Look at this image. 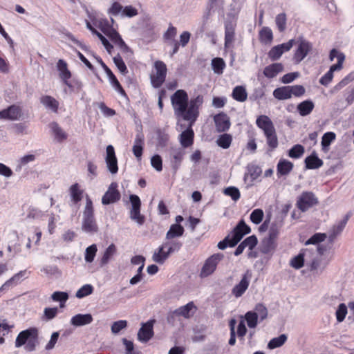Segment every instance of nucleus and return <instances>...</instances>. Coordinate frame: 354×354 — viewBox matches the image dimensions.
Listing matches in <instances>:
<instances>
[{"instance_id": "obj_1", "label": "nucleus", "mask_w": 354, "mask_h": 354, "mask_svg": "<svg viewBox=\"0 0 354 354\" xmlns=\"http://www.w3.org/2000/svg\"><path fill=\"white\" fill-rule=\"evenodd\" d=\"M251 232L250 227L247 225L243 219H241L231 232V235H227L223 240L218 243L217 247L220 250L236 246L244 236Z\"/></svg>"}, {"instance_id": "obj_2", "label": "nucleus", "mask_w": 354, "mask_h": 354, "mask_svg": "<svg viewBox=\"0 0 354 354\" xmlns=\"http://www.w3.org/2000/svg\"><path fill=\"white\" fill-rule=\"evenodd\" d=\"M82 230L92 234L98 232V225L94 215L93 202L88 195L86 196V205L83 212Z\"/></svg>"}, {"instance_id": "obj_3", "label": "nucleus", "mask_w": 354, "mask_h": 354, "mask_svg": "<svg viewBox=\"0 0 354 354\" xmlns=\"http://www.w3.org/2000/svg\"><path fill=\"white\" fill-rule=\"evenodd\" d=\"M37 338V328L35 327L28 328L18 334L15 340V346L19 348L26 344L25 349L26 351H33L35 350Z\"/></svg>"}, {"instance_id": "obj_4", "label": "nucleus", "mask_w": 354, "mask_h": 354, "mask_svg": "<svg viewBox=\"0 0 354 354\" xmlns=\"http://www.w3.org/2000/svg\"><path fill=\"white\" fill-rule=\"evenodd\" d=\"M203 103V97L201 95H197L195 98H192L188 101L187 108H185V111L181 117L186 121L194 123L199 115V107Z\"/></svg>"}, {"instance_id": "obj_5", "label": "nucleus", "mask_w": 354, "mask_h": 354, "mask_svg": "<svg viewBox=\"0 0 354 354\" xmlns=\"http://www.w3.org/2000/svg\"><path fill=\"white\" fill-rule=\"evenodd\" d=\"M188 98L187 92L183 89L177 90L171 95V102L176 115L181 117L185 108H187Z\"/></svg>"}, {"instance_id": "obj_6", "label": "nucleus", "mask_w": 354, "mask_h": 354, "mask_svg": "<svg viewBox=\"0 0 354 354\" xmlns=\"http://www.w3.org/2000/svg\"><path fill=\"white\" fill-rule=\"evenodd\" d=\"M129 201L131 207L129 211L130 218L135 221L138 225H142L145 222V216L140 213L141 201L138 196L131 194Z\"/></svg>"}, {"instance_id": "obj_7", "label": "nucleus", "mask_w": 354, "mask_h": 354, "mask_svg": "<svg viewBox=\"0 0 354 354\" xmlns=\"http://www.w3.org/2000/svg\"><path fill=\"white\" fill-rule=\"evenodd\" d=\"M224 259V254L223 253H215L208 257L200 272V277L201 278H205L212 274L216 269L218 263Z\"/></svg>"}, {"instance_id": "obj_8", "label": "nucleus", "mask_w": 354, "mask_h": 354, "mask_svg": "<svg viewBox=\"0 0 354 354\" xmlns=\"http://www.w3.org/2000/svg\"><path fill=\"white\" fill-rule=\"evenodd\" d=\"M319 204V200L312 192H303L297 198V207L302 212L308 211L310 208Z\"/></svg>"}, {"instance_id": "obj_9", "label": "nucleus", "mask_w": 354, "mask_h": 354, "mask_svg": "<svg viewBox=\"0 0 354 354\" xmlns=\"http://www.w3.org/2000/svg\"><path fill=\"white\" fill-rule=\"evenodd\" d=\"M154 67L156 74L151 76V82L154 88H159L165 81L167 71V66L162 61L158 60L155 62Z\"/></svg>"}, {"instance_id": "obj_10", "label": "nucleus", "mask_w": 354, "mask_h": 354, "mask_svg": "<svg viewBox=\"0 0 354 354\" xmlns=\"http://www.w3.org/2000/svg\"><path fill=\"white\" fill-rule=\"evenodd\" d=\"M313 48V44L304 39L302 37L298 38V46L294 53L293 60L295 63H300L309 53Z\"/></svg>"}, {"instance_id": "obj_11", "label": "nucleus", "mask_w": 354, "mask_h": 354, "mask_svg": "<svg viewBox=\"0 0 354 354\" xmlns=\"http://www.w3.org/2000/svg\"><path fill=\"white\" fill-rule=\"evenodd\" d=\"M95 58L97 61V62L101 65L104 72L106 73L107 77L109 79L111 84L113 87L122 95L125 97H127V95L124 91V89L121 86L120 83L118 80L116 76L113 74L112 71L106 65V64L103 62V60L98 56H95Z\"/></svg>"}, {"instance_id": "obj_12", "label": "nucleus", "mask_w": 354, "mask_h": 354, "mask_svg": "<svg viewBox=\"0 0 354 354\" xmlns=\"http://www.w3.org/2000/svg\"><path fill=\"white\" fill-rule=\"evenodd\" d=\"M120 197L121 194L118 190V184L116 183H112L103 195L102 203L104 205L114 203L118 201Z\"/></svg>"}, {"instance_id": "obj_13", "label": "nucleus", "mask_w": 354, "mask_h": 354, "mask_svg": "<svg viewBox=\"0 0 354 354\" xmlns=\"http://www.w3.org/2000/svg\"><path fill=\"white\" fill-rule=\"evenodd\" d=\"M154 319H150L146 323L142 324L141 328L138 333V339L141 342H147L153 336V324Z\"/></svg>"}, {"instance_id": "obj_14", "label": "nucleus", "mask_w": 354, "mask_h": 354, "mask_svg": "<svg viewBox=\"0 0 354 354\" xmlns=\"http://www.w3.org/2000/svg\"><path fill=\"white\" fill-rule=\"evenodd\" d=\"M105 162L108 170L115 174L118 171V160L115 156L114 147L109 145L106 147Z\"/></svg>"}, {"instance_id": "obj_15", "label": "nucleus", "mask_w": 354, "mask_h": 354, "mask_svg": "<svg viewBox=\"0 0 354 354\" xmlns=\"http://www.w3.org/2000/svg\"><path fill=\"white\" fill-rule=\"evenodd\" d=\"M169 152L171 156V165L174 172L176 173L180 167L185 151L180 147H171Z\"/></svg>"}, {"instance_id": "obj_16", "label": "nucleus", "mask_w": 354, "mask_h": 354, "mask_svg": "<svg viewBox=\"0 0 354 354\" xmlns=\"http://www.w3.org/2000/svg\"><path fill=\"white\" fill-rule=\"evenodd\" d=\"M214 121L216 131L219 133L227 131L231 125L229 116L223 112L215 115Z\"/></svg>"}, {"instance_id": "obj_17", "label": "nucleus", "mask_w": 354, "mask_h": 354, "mask_svg": "<svg viewBox=\"0 0 354 354\" xmlns=\"http://www.w3.org/2000/svg\"><path fill=\"white\" fill-rule=\"evenodd\" d=\"M193 124L194 123L189 122V124L187 129L183 131L179 135V142L183 148L189 147L194 143V132L192 129Z\"/></svg>"}, {"instance_id": "obj_18", "label": "nucleus", "mask_w": 354, "mask_h": 354, "mask_svg": "<svg viewBox=\"0 0 354 354\" xmlns=\"http://www.w3.org/2000/svg\"><path fill=\"white\" fill-rule=\"evenodd\" d=\"M251 276L249 270L243 275L240 282L232 290V294L236 298L241 297L248 289L250 284L249 277Z\"/></svg>"}, {"instance_id": "obj_19", "label": "nucleus", "mask_w": 354, "mask_h": 354, "mask_svg": "<svg viewBox=\"0 0 354 354\" xmlns=\"http://www.w3.org/2000/svg\"><path fill=\"white\" fill-rule=\"evenodd\" d=\"M57 68L59 72V77L64 84L69 88L73 87V85L69 81V79L71 77V73L68 69L67 63L64 59H59L57 63Z\"/></svg>"}, {"instance_id": "obj_20", "label": "nucleus", "mask_w": 354, "mask_h": 354, "mask_svg": "<svg viewBox=\"0 0 354 354\" xmlns=\"http://www.w3.org/2000/svg\"><path fill=\"white\" fill-rule=\"evenodd\" d=\"M26 270H21L7 280L1 287L0 290H8L10 288L20 283L26 277Z\"/></svg>"}, {"instance_id": "obj_21", "label": "nucleus", "mask_w": 354, "mask_h": 354, "mask_svg": "<svg viewBox=\"0 0 354 354\" xmlns=\"http://www.w3.org/2000/svg\"><path fill=\"white\" fill-rule=\"evenodd\" d=\"M21 115V109L16 105H11L0 111V118L10 120H18Z\"/></svg>"}, {"instance_id": "obj_22", "label": "nucleus", "mask_w": 354, "mask_h": 354, "mask_svg": "<svg viewBox=\"0 0 354 354\" xmlns=\"http://www.w3.org/2000/svg\"><path fill=\"white\" fill-rule=\"evenodd\" d=\"M144 143V135L142 133H137L134 140V144L132 148V151L133 155L138 160H140L142 156Z\"/></svg>"}, {"instance_id": "obj_23", "label": "nucleus", "mask_w": 354, "mask_h": 354, "mask_svg": "<svg viewBox=\"0 0 354 354\" xmlns=\"http://www.w3.org/2000/svg\"><path fill=\"white\" fill-rule=\"evenodd\" d=\"M283 68V65L281 63H273L264 68L263 74L266 77L272 79L282 72Z\"/></svg>"}, {"instance_id": "obj_24", "label": "nucleus", "mask_w": 354, "mask_h": 354, "mask_svg": "<svg viewBox=\"0 0 354 354\" xmlns=\"http://www.w3.org/2000/svg\"><path fill=\"white\" fill-rule=\"evenodd\" d=\"M93 316L90 313L86 314H77L72 317L71 319V324L80 327L91 324L93 322Z\"/></svg>"}, {"instance_id": "obj_25", "label": "nucleus", "mask_w": 354, "mask_h": 354, "mask_svg": "<svg viewBox=\"0 0 354 354\" xmlns=\"http://www.w3.org/2000/svg\"><path fill=\"white\" fill-rule=\"evenodd\" d=\"M304 162L307 169H316L321 167L324 164L323 160L318 157L315 151L307 156Z\"/></svg>"}, {"instance_id": "obj_26", "label": "nucleus", "mask_w": 354, "mask_h": 354, "mask_svg": "<svg viewBox=\"0 0 354 354\" xmlns=\"http://www.w3.org/2000/svg\"><path fill=\"white\" fill-rule=\"evenodd\" d=\"M294 165L286 159H280L277 165V175L279 178L288 175L292 170Z\"/></svg>"}, {"instance_id": "obj_27", "label": "nucleus", "mask_w": 354, "mask_h": 354, "mask_svg": "<svg viewBox=\"0 0 354 354\" xmlns=\"http://www.w3.org/2000/svg\"><path fill=\"white\" fill-rule=\"evenodd\" d=\"M257 126L263 131V133H266L272 130H274L275 128L272 120L270 118L265 115H261L257 118L256 120Z\"/></svg>"}, {"instance_id": "obj_28", "label": "nucleus", "mask_w": 354, "mask_h": 354, "mask_svg": "<svg viewBox=\"0 0 354 354\" xmlns=\"http://www.w3.org/2000/svg\"><path fill=\"white\" fill-rule=\"evenodd\" d=\"M235 28L232 22H227L225 24V48L230 47L234 40Z\"/></svg>"}, {"instance_id": "obj_29", "label": "nucleus", "mask_w": 354, "mask_h": 354, "mask_svg": "<svg viewBox=\"0 0 354 354\" xmlns=\"http://www.w3.org/2000/svg\"><path fill=\"white\" fill-rule=\"evenodd\" d=\"M40 102L46 109L54 113H57L59 108V102L50 95H43L40 97Z\"/></svg>"}, {"instance_id": "obj_30", "label": "nucleus", "mask_w": 354, "mask_h": 354, "mask_svg": "<svg viewBox=\"0 0 354 354\" xmlns=\"http://www.w3.org/2000/svg\"><path fill=\"white\" fill-rule=\"evenodd\" d=\"M314 107V102L311 100H306L300 102L297 109L301 116H306L310 114Z\"/></svg>"}, {"instance_id": "obj_31", "label": "nucleus", "mask_w": 354, "mask_h": 354, "mask_svg": "<svg viewBox=\"0 0 354 354\" xmlns=\"http://www.w3.org/2000/svg\"><path fill=\"white\" fill-rule=\"evenodd\" d=\"M248 172L244 175V180L250 176L251 182L258 178L262 173L261 168L255 164H248L247 167Z\"/></svg>"}, {"instance_id": "obj_32", "label": "nucleus", "mask_w": 354, "mask_h": 354, "mask_svg": "<svg viewBox=\"0 0 354 354\" xmlns=\"http://www.w3.org/2000/svg\"><path fill=\"white\" fill-rule=\"evenodd\" d=\"M167 248V244L164 243L158 248V252H155L153 254L152 259L158 264H163L167 259L169 257L167 254L165 249Z\"/></svg>"}, {"instance_id": "obj_33", "label": "nucleus", "mask_w": 354, "mask_h": 354, "mask_svg": "<svg viewBox=\"0 0 354 354\" xmlns=\"http://www.w3.org/2000/svg\"><path fill=\"white\" fill-rule=\"evenodd\" d=\"M349 214H346L342 220H341L337 225L333 226V232L331 234H330L328 238L330 243L333 241L336 236L342 232L349 219Z\"/></svg>"}, {"instance_id": "obj_34", "label": "nucleus", "mask_w": 354, "mask_h": 354, "mask_svg": "<svg viewBox=\"0 0 354 354\" xmlns=\"http://www.w3.org/2000/svg\"><path fill=\"white\" fill-rule=\"evenodd\" d=\"M117 248L115 244H110L105 250L104 254L100 260V265L101 267L106 265L112 257L116 254Z\"/></svg>"}, {"instance_id": "obj_35", "label": "nucleus", "mask_w": 354, "mask_h": 354, "mask_svg": "<svg viewBox=\"0 0 354 354\" xmlns=\"http://www.w3.org/2000/svg\"><path fill=\"white\" fill-rule=\"evenodd\" d=\"M273 96L279 100H285L291 97L289 86L277 88L273 91Z\"/></svg>"}, {"instance_id": "obj_36", "label": "nucleus", "mask_w": 354, "mask_h": 354, "mask_svg": "<svg viewBox=\"0 0 354 354\" xmlns=\"http://www.w3.org/2000/svg\"><path fill=\"white\" fill-rule=\"evenodd\" d=\"M184 232V227L180 224H172L166 234V239L170 240L175 237L181 236Z\"/></svg>"}, {"instance_id": "obj_37", "label": "nucleus", "mask_w": 354, "mask_h": 354, "mask_svg": "<svg viewBox=\"0 0 354 354\" xmlns=\"http://www.w3.org/2000/svg\"><path fill=\"white\" fill-rule=\"evenodd\" d=\"M232 97L234 100L238 102H245L248 97V93L245 88L243 86H235L232 91Z\"/></svg>"}, {"instance_id": "obj_38", "label": "nucleus", "mask_w": 354, "mask_h": 354, "mask_svg": "<svg viewBox=\"0 0 354 354\" xmlns=\"http://www.w3.org/2000/svg\"><path fill=\"white\" fill-rule=\"evenodd\" d=\"M70 195L73 203L77 204L82 199L83 190L80 189L78 183L72 185L70 187Z\"/></svg>"}, {"instance_id": "obj_39", "label": "nucleus", "mask_w": 354, "mask_h": 354, "mask_svg": "<svg viewBox=\"0 0 354 354\" xmlns=\"http://www.w3.org/2000/svg\"><path fill=\"white\" fill-rule=\"evenodd\" d=\"M275 248L276 244L274 241L268 238H265L261 241L260 251L264 254H268L272 252L275 250Z\"/></svg>"}, {"instance_id": "obj_40", "label": "nucleus", "mask_w": 354, "mask_h": 354, "mask_svg": "<svg viewBox=\"0 0 354 354\" xmlns=\"http://www.w3.org/2000/svg\"><path fill=\"white\" fill-rule=\"evenodd\" d=\"M193 309H196V307L194 304L193 301H190L186 305L176 309V313L185 318H189L194 314V313H191V311Z\"/></svg>"}, {"instance_id": "obj_41", "label": "nucleus", "mask_w": 354, "mask_h": 354, "mask_svg": "<svg viewBox=\"0 0 354 354\" xmlns=\"http://www.w3.org/2000/svg\"><path fill=\"white\" fill-rule=\"evenodd\" d=\"M259 37L261 43L270 44L273 39V33L269 27L265 26L259 31Z\"/></svg>"}, {"instance_id": "obj_42", "label": "nucleus", "mask_w": 354, "mask_h": 354, "mask_svg": "<svg viewBox=\"0 0 354 354\" xmlns=\"http://www.w3.org/2000/svg\"><path fill=\"white\" fill-rule=\"evenodd\" d=\"M335 138L336 134L334 132L328 131L325 133L322 138L321 142L322 150L327 151L329 149V146L335 140Z\"/></svg>"}, {"instance_id": "obj_43", "label": "nucleus", "mask_w": 354, "mask_h": 354, "mask_svg": "<svg viewBox=\"0 0 354 354\" xmlns=\"http://www.w3.org/2000/svg\"><path fill=\"white\" fill-rule=\"evenodd\" d=\"M212 68L214 73L221 75L226 66L225 62L223 58L215 57L212 59Z\"/></svg>"}, {"instance_id": "obj_44", "label": "nucleus", "mask_w": 354, "mask_h": 354, "mask_svg": "<svg viewBox=\"0 0 354 354\" xmlns=\"http://www.w3.org/2000/svg\"><path fill=\"white\" fill-rule=\"evenodd\" d=\"M266 138L267 144L270 151L274 150L278 147V138L277 136L275 129L269 132L264 133Z\"/></svg>"}, {"instance_id": "obj_45", "label": "nucleus", "mask_w": 354, "mask_h": 354, "mask_svg": "<svg viewBox=\"0 0 354 354\" xmlns=\"http://www.w3.org/2000/svg\"><path fill=\"white\" fill-rule=\"evenodd\" d=\"M101 30L111 39L113 43L118 41L121 38L119 32L111 26L107 24L106 27H102Z\"/></svg>"}, {"instance_id": "obj_46", "label": "nucleus", "mask_w": 354, "mask_h": 354, "mask_svg": "<svg viewBox=\"0 0 354 354\" xmlns=\"http://www.w3.org/2000/svg\"><path fill=\"white\" fill-rule=\"evenodd\" d=\"M50 127L54 133L55 138L59 141L62 142L67 138L66 133L63 129L59 126L57 122H53L50 124Z\"/></svg>"}, {"instance_id": "obj_47", "label": "nucleus", "mask_w": 354, "mask_h": 354, "mask_svg": "<svg viewBox=\"0 0 354 354\" xmlns=\"http://www.w3.org/2000/svg\"><path fill=\"white\" fill-rule=\"evenodd\" d=\"M287 335L281 334L277 337H274L268 344L269 349H274L283 345L287 340Z\"/></svg>"}, {"instance_id": "obj_48", "label": "nucleus", "mask_w": 354, "mask_h": 354, "mask_svg": "<svg viewBox=\"0 0 354 354\" xmlns=\"http://www.w3.org/2000/svg\"><path fill=\"white\" fill-rule=\"evenodd\" d=\"M232 136L228 133H223L218 136L216 144L220 147L226 149H228L232 143Z\"/></svg>"}, {"instance_id": "obj_49", "label": "nucleus", "mask_w": 354, "mask_h": 354, "mask_svg": "<svg viewBox=\"0 0 354 354\" xmlns=\"http://www.w3.org/2000/svg\"><path fill=\"white\" fill-rule=\"evenodd\" d=\"M113 61L122 75H126L129 73L127 67L119 53L113 58Z\"/></svg>"}, {"instance_id": "obj_50", "label": "nucleus", "mask_w": 354, "mask_h": 354, "mask_svg": "<svg viewBox=\"0 0 354 354\" xmlns=\"http://www.w3.org/2000/svg\"><path fill=\"white\" fill-rule=\"evenodd\" d=\"M245 319L247 322L248 326L250 328H254L258 324V315L254 311H248L245 314Z\"/></svg>"}, {"instance_id": "obj_51", "label": "nucleus", "mask_w": 354, "mask_h": 354, "mask_svg": "<svg viewBox=\"0 0 354 354\" xmlns=\"http://www.w3.org/2000/svg\"><path fill=\"white\" fill-rule=\"evenodd\" d=\"M164 244H167V254L170 255L174 252H178L183 246V243L176 240H171L169 241H166Z\"/></svg>"}, {"instance_id": "obj_52", "label": "nucleus", "mask_w": 354, "mask_h": 354, "mask_svg": "<svg viewBox=\"0 0 354 354\" xmlns=\"http://www.w3.org/2000/svg\"><path fill=\"white\" fill-rule=\"evenodd\" d=\"M304 147L301 145L297 144L288 150V154L289 157L297 159L300 158L304 153Z\"/></svg>"}, {"instance_id": "obj_53", "label": "nucleus", "mask_w": 354, "mask_h": 354, "mask_svg": "<svg viewBox=\"0 0 354 354\" xmlns=\"http://www.w3.org/2000/svg\"><path fill=\"white\" fill-rule=\"evenodd\" d=\"M223 194L231 197V198L234 201H237L241 197L239 189L234 186H230L225 188L223 189Z\"/></svg>"}, {"instance_id": "obj_54", "label": "nucleus", "mask_w": 354, "mask_h": 354, "mask_svg": "<svg viewBox=\"0 0 354 354\" xmlns=\"http://www.w3.org/2000/svg\"><path fill=\"white\" fill-rule=\"evenodd\" d=\"M286 15L283 12L277 15L275 18V23L277 25V27L278 28V30L280 32H283L286 29Z\"/></svg>"}, {"instance_id": "obj_55", "label": "nucleus", "mask_w": 354, "mask_h": 354, "mask_svg": "<svg viewBox=\"0 0 354 354\" xmlns=\"http://www.w3.org/2000/svg\"><path fill=\"white\" fill-rule=\"evenodd\" d=\"M97 248L95 244H92L87 247L85 250L84 259L87 263H91L93 261L96 255Z\"/></svg>"}, {"instance_id": "obj_56", "label": "nucleus", "mask_w": 354, "mask_h": 354, "mask_svg": "<svg viewBox=\"0 0 354 354\" xmlns=\"http://www.w3.org/2000/svg\"><path fill=\"white\" fill-rule=\"evenodd\" d=\"M213 8L212 4L207 6L205 11L204 12L203 17H202V22L201 26V32H203L207 29V25L209 23V21L211 17V10Z\"/></svg>"}, {"instance_id": "obj_57", "label": "nucleus", "mask_w": 354, "mask_h": 354, "mask_svg": "<svg viewBox=\"0 0 354 354\" xmlns=\"http://www.w3.org/2000/svg\"><path fill=\"white\" fill-rule=\"evenodd\" d=\"M264 216L263 211L257 208L254 209L250 216V219L253 223L258 225L261 223Z\"/></svg>"}, {"instance_id": "obj_58", "label": "nucleus", "mask_w": 354, "mask_h": 354, "mask_svg": "<svg viewBox=\"0 0 354 354\" xmlns=\"http://www.w3.org/2000/svg\"><path fill=\"white\" fill-rule=\"evenodd\" d=\"M93 292V287L91 284H85L76 292L75 296L79 299H82L90 295Z\"/></svg>"}, {"instance_id": "obj_59", "label": "nucleus", "mask_w": 354, "mask_h": 354, "mask_svg": "<svg viewBox=\"0 0 354 354\" xmlns=\"http://www.w3.org/2000/svg\"><path fill=\"white\" fill-rule=\"evenodd\" d=\"M127 326L128 322L127 320H118L114 322L111 326V333L114 335H117L122 330L125 329L127 327Z\"/></svg>"}, {"instance_id": "obj_60", "label": "nucleus", "mask_w": 354, "mask_h": 354, "mask_svg": "<svg viewBox=\"0 0 354 354\" xmlns=\"http://www.w3.org/2000/svg\"><path fill=\"white\" fill-rule=\"evenodd\" d=\"M326 238V234L325 233H315L306 241L305 245L319 244L321 242L324 241Z\"/></svg>"}, {"instance_id": "obj_61", "label": "nucleus", "mask_w": 354, "mask_h": 354, "mask_svg": "<svg viewBox=\"0 0 354 354\" xmlns=\"http://www.w3.org/2000/svg\"><path fill=\"white\" fill-rule=\"evenodd\" d=\"M290 266L295 269H300L304 265V254L300 252L290 261Z\"/></svg>"}, {"instance_id": "obj_62", "label": "nucleus", "mask_w": 354, "mask_h": 354, "mask_svg": "<svg viewBox=\"0 0 354 354\" xmlns=\"http://www.w3.org/2000/svg\"><path fill=\"white\" fill-rule=\"evenodd\" d=\"M58 308L57 307L53 308H45L44 310V315L42 317L43 320L49 321L54 319L58 314Z\"/></svg>"}, {"instance_id": "obj_63", "label": "nucleus", "mask_w": 354, "mask_h": 354, "mask_svg": "<svg viewBox=\"0 0 354 354\" xmlns=\"http://www.w3.org/2000/svg\"><path fill=\"white\" fill-rule=\"evenodd\" d=\"M347 314V306L345 304H340L335 313L337 321L340 323L343 322Z\"/></svg>"}, {"instance_id": "obj_64", "label": "nucleus", "mask_w": 354, "mask_h": 354, "mask_svg": "<svg viewBox=\"0 0 354 354\" xmlns=\"http://www.w3.org/2000/svg\"><path fill=\"white\" fill-rule=\"evenodd\" d=\"M255 313L258 315V319L262 322L268 317V309L264 304L259 303L255 306Z\"/></svg>"}]
</instances>
